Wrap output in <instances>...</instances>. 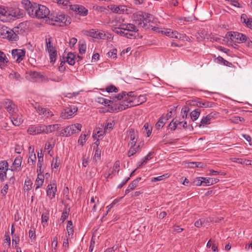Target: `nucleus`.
<instances>
[{
	"instance_id": "f257e3e1",
	"label": "nucleus",
	"mask_w": 252,
	"mask_h": 252,
	"mask_svg": "<svg viewBox=\"0 0 252 252\" xmlns=\"http://www.w3.org/2000/svg\"><path fill=\"white\" fill-rule=\"evenodd\" d=\"M21 3L28 14L32 17L38 19L46 18L48 19V17L50 15L49 9L44 5L31 3L29 0H23Z\"/></svg>"
},
{
	"instance_id": "f03ea898",
	"label": "nucleus",
	"mask_w": 252,
	"mask_h": 252,
	"mask_svg": "<svg viewBox=\"0 0 252 252\" xmlns=\"http://www.w3.org/2000/svg\"><path fill=\"white\" fill-rule=\"evenodd\" d=\"M115 98L117 100L124 99V103L116 105L113 110H118V111H122L125 110L127 108L136 106L135 101L136 100V95L133 92H129L126 93V92H123L122 93L115 95Z\"/></svg>"
},
{
	"instance_id": "7ed1b4c3",
	"label": "nucleus",
	"mask_w": 252,
	"mask_h": 252,
	"mask_svg": "<svg viewBox=\"0 0 252 252\" xmlns=\"http://www.w3.org/2000/svg\"><path fill=\"white\" fill-rule=\"evenodd\" d=\"M132 18L139 27L149 29L150 24L153 17L150 14L142 11H138L133 14Z\"/></svg>"
},
{
	"instance_id": "20e7f679",
	"label": "nucleus",
	"mask_w": 252,
	"mask_h": 252,
	"mask_svg": "<svg viewBox=\"0 0 252 252\" xmlns=\"http://www.w3.org/2000/svg\"><path fill=\"white\" fill-rule=\"evenodd\" d=\"M46 21L49 24L63 26L70 23V18L63 14H56V15L51 14L49 15L48 19H46Z\"/></svg>"
},
{
	"instance_id": "39448f33",
	"label": "nucleus",
	"mask_w": 252,
	"mask_h": 252,
	"mask_svg": "<svg viewBox=\"0 0 252 252\" xmlns=\"http://www.w3.org/2000/svg\"><path fill=\"white\" fill-rule=\"evenodd\" d=\"M227 37L233 42L238 43H245L248 46H252V40L243 33L238 32H230L228 33Z\"/></svg>"
},
{
	"instance_id": "423d86ee",
	"label": "nucleus",
	"mask_w": 252,
	"mask_h": 252,
	"mask_svg": "<svg viewBox=\"0 0 252 252\" xmlns=\"http://www.w3.org/2000/svg\"><path fill=\"white\" fill-rule=\"evenodd\" d=\"M18 27H15L13 30L6 27H2L0 28V36L3 38H7L11 41H17L19 39L18 34Z\"/></svg>"
},
{
	"instance_id": "0eeeda50",
	"label": "nucleus",
	"mask_w": 252,
	"mask_h": 252,
	"mask_svg": "<svg viewBox=\"0 0 252 252\" xmlns=\"http://www.w3.org/2000/svg\"><path fill=\"white\" fill-rule=\"evenodd\" d=\"M46 50L49 55L50 62L52 63H54L57 57V52L55 47L52 44L51 40L50 38L46 39Z\"/></svg>"
},
{
	"instance_id": "6e6552de",
	"label": "nucleus",
	"mask_w": 252,
	"mask_h": 252,
	"mask_svg": "<svg viewBox=\"0 0 252 252\" xmlns=\"http://www.w3.org/2000/svg\"><path fill=\"white\" fill-rule=\"evenodd\" d=\"M77 108L71 105L64 108L61 113V117L63 119L70 118L77 111Z\"/></svg>"
},
{
	"instance_id": "1a4fd4ad",
	"label": "nucleus",
	"mask_w": 252,
	"mask_h": 252,
	"mask_svg": "<svg viewBox=\"0 0 252 252\" xmlns=\"http://www.w3.org/2000/svg\"><path fill=\"white\" fill-rule=\"evenodd\" d=\"M82 125L80 124H75L67 126L64 131L66 136H70L72 134L78 133L81 130Z\"/></svg>"
},
{
	"instance_id": "9d476101",
	"label": "nucleus",
	"mask_w": 252,
	"mask_h": 252,
	"mask_svg": "<svg viewBox=\"0 0 252 252\" xmlns=\"http://www.w3.org/2000/svg\"><path fill=\"white\" fill-rule=\"evenodd\" d=\"M33 107L40 115H42L46 118L51 117L54 115L53 113L48 108H42L38 103L33 104Z\"/></svg>"
},
{
	"instance_id": "9b49d317",
	"label": "nucleus",
	"mask_w": 252,
	"mask_h": 252,
	"mask_svg": "<svg viewBox=\"0 0 252 252\" xmlns=\"http://www.w3.org/2000/svg\"><path fill=\"white\" fill-rule=\"evenodd\" d=\"M8 164L3 160L0 162V180L3 182L7 178L6 172L8 171Z\"/></svg>"
},
{
	"instance_id": "f8f14e48",
	"label": "nucleus",
	"mask_w": 252,
	"mask_h": 252,
	"mask_svg": "<svg viewBox=\"0 0 252 252\" xmlns=\"http://www.w3.org/2000/svg\"><path fill=\"white\" fill-rule=\"evenodd\" d=\"M124 22V19L121 17H117L114 19L109 20L108 23L110 26L112 27V29L114 28H120L122 29Z\"/></svg>"
},
{
	"instance_id": "ddd939ff",
	"label": "nucleus",
	"mask_w": 252,
	"mask_h": 252,
	"mask_svg": "<svg viewBox=\"0 0 252 252\" xmlns=\"http://www.w3.org/2000/svg\"><path fill=\"white\" fill-rule=\"evenodd\" d=\"M11 54L14 59L20 63L25 56V51L21 49H14L12 50Z\"/></svg>"
},
{
	"instance_id": "4468645a",
	"label": "nucleus",
	"mask_w": 252,
	"mask_h": 252,
	"mask_svg": "<svg viewBox=\"0 0 252 252\" xmlns=\"http://www.w3.org/2000/svg\"><path fill=\"white\" fill-rule=\"evenodd\" d=\"M4 107L9 114L15 113L18 110L17 106L10 99L5 100Z\"/></svg>"
},
{
	"instance_id": "2eb2a0df",
	"label": "nucleus",
	"mask_w": 252,
	"mask_h": 252,
	"mask_svg": "<svg viewBox=\"0 0 252 252\" xmlns=\"http://www.w3.org/2000/svg\"><path fill=\"white\" fill-rule=\"evenodd\" d=\"M118 101L117 98H115V96L112 98H111L110 100L107 99L102 97L98 98V102L99 103L104 104L105 105H108V106H111L112 110L114 111L115 110H113V108H115L116 105H119V104H115L113 105V103L115 101Z\"/></svg>"
},
{
	"instance_id": "dca6fc26",
	"label": "nucleus",
	"mask_w": 252,
	"mask_h": 252,
	"mask_svg": "<svg viewBox=\"0 0 252 252\" xmlns=\"http://www.w3.org/2000/svg\"><path fill=\"white\" fill-rule=\"evenodd\" d=\"M57 191V186L55 184H50L47 188V195L50 199L55 198Z\"/></svg>"
},
{
	"instance_id": "f3484780",
	"label": "nucleus",
	"mask_w": 252,
	"mask_h": 252,
	"mask_svg": "<svg viewBox=\"0 0 252 252\" xmlns=\"http://www.w3.org/2000/svg\"><path fill=\"white\" fill-rule=\"evenodd\" d=\"M11 172L12 173L11 176L8 179V183L6 184L2 189L1 190V193L2 194V196H4L8 191V184L10 185H14L15 179L14 177V173H13V170H11Z\"/></svg>"
},
{
	"instance_id": "a211bd4d",
	"label": "nucleus",
	"mask_w": 252,
	"mask_h": 252,
	"mask_svg": "<svg viewBox=\"0 0 252 252\" xmlns=\"http://www.w3.org/2000/svg\"><path fill=\"white\" fill-rule=\"evenodd\" d=\"M109 8L113 12L118 14H123L127 10L125 5H110Z\"/></svg>"
},
{
	"instance_id": "6ab92c4d",
	"label": "nucleus",
	"mask_w": 252,
	"mask_h": 252,
	"mask_svg": "<svg viewBox=\"0 0 252 252\" xmlns=\"http://www.w3.org/2000/svg\"><path fill=\"white\" fill-rule=\"evenodd\" d=\"M136 136L137 134L134 131V130L133 129H130L128 131L127 134V138L128 139H129V142L128 143V145H132L134 146L135 145L137 142V139H136Z\"/></svg>"
},
{
	"instance_id": "aec40b11",
	"label": "nucleus",
	"mask_w": 252,
	"mask_h": 252,
	"mask_svg": "<svg viewBox=\"0 0 252 252\" xmlns=\"http://www.w3.org/2000/svg\"><path fill=\"white\" fill-rule=\"evenodd\" d=\"M42 128V125H39L37 126H31L28 129V132L30 134L36 135L43 133L44 131Z\"/></svg>"
},
{
	"instance_id": "412c9836",
	"label": "nucleus",
	"mask_w": 252,
	"mask_h": 252,
	"mask_svg": "<svg viewBox=\"0 0 252 252\" xmlns=\"http://www.w3.org/2000/svg\"><path fill=\"white\" fill-rule=\"evenodd\" d=\"M162 33L165 34L167 36L171 38H175L181 39L182 38V35L176 31H173L171 29H166L164 31H161Z\"/></svg>"
},
{
	"instance_id": "4be33fe9",
	"label": "nucleus",
	"mask_w": 252,
	"mask_h": 252,
	"mask_svg": "<svg viewBox=\"0 0 252 252\" xmlns=\"http://www.w3.org/2000/svg\"><path fill=\"white\" fill-rule=\"evenodd\" d=\"M11 15L8 11V8L4 6L0 5V20L6 21L8 16Z\"/></svg>"
},
{
	"instance_id": "5701e85b",
	"label": "nucleus",
	"mask_w": 252,
	"mask_h": 252,
	"mask_svg": "<svg viewBox=\"0 0 252 252\" xmlns=\"http://www.w3.org/2000/svg\"><path fill=\"white\" fill-rule=\"evenodd\" d=\"M60 125L59 124H54L53 125L44 126L42 125V128L44 129L43 133H49L55 131L59 129Z\"/></svg>"
},
{
	"instance_id": "b1692460",
	"label": "nucleus",
	"mask_w": 252,
	"mask_h": 252,
	"mask_svg": "<svg viewBox=\"0 0 252 252\" xmlns=\"http://www.w3.org/2000/svg\"><path fill=\"white\" fill-rule=\"evenodd\" d=\"M122 29L125 31V32H128L129 33L136 32L138 31L136 27L132 24H123Z\"/></svg>"
},
{
	"instance_id": "393cba45",
	"label": "nucleus",
	"mask_w": 252,
	"mask_h": 252,
	"mask_svg": "<svg viewBox=\"0 0 252 252\" xmlns=\"http://www.w3.org/2000/svg\"><path fill=\"white\" fill-rule=\"evenodd\" d=\"M113 31L115 33L119 34L122 36H124L127 38H131L133 36V34L129 33L128 32H125L124 30L120 28L113 29Z\"/></svg>"
},
{
	"instance_id": "a878e982",
	"label": "nucleus",
	"mask_w": 252,
	"mask_h": 252,
	"mask_svg": "<svg viewBox=\"0 0 252 252\" xmlns=\"http://www.w3.org/2000/svg\"><path fill=\"white\" fill-rule=\"evenodd\" d=\"M241 22L245 23L246 26L252 30V18L248 17L246 14H242L241 17Z\"/></svg>"
},
{
	"instance_id": "bb28decb",
	"label": "nucleus",
	"mask_w": 252,
	"mask_h": 252,
	"mask_svg": "<svg viewBox=\"0 0 252 252\" xmlns=\"http://www.w3.org/2000/svg\"><path fill=\"white\" fill-rule=\"evenodd\" d=\"M202 181L204 182V186H210L218 183L219 180L217 178H205L201 177Z\"/></svg>"
},
{
	"instance_id": "cd10ccee",
	"label": "nucleus",
	"mask_w": 252,
	"mask_h": 252,
	"mask_svg": "<svg viewBox=\"0 0 252 252\" xmlns=\"http://www.w3.org/2000/svg\"><path fill=\"white\" fill-rule=\"evenodd\" d=\"M130 146V149L128 152V156L131 157L134 155L135 153L139 152L141 150L140 145L139 144L134 145V146L129 145Z\"/></svg>"
},
{
	"instance_id": "c85d7f7f",
	"label": "nucleus",
	"mask_w": 252,
	"mask_h": 252,
	"mask_svg": "<svg viewBox=\"0 0 252 252\" xmlns=\"http://www.w3.org/2000/svg\"><path fill=\"white\" fill-rule=\"evenodd\" d=\"M11 121L14 125L19 126L23 122V119L21 115L15 114L13 115Z\"/></svg>"
},
{
	"instance_id": "c756f323",
	"label": "nucleus",
	"mask_w": 252,
	"mask_h": 252,
	"mask_svg": "<svg viewBox=\"0 0 252 252\" xmlns=\"http://www.w3.org/2000/svg\"><path fill=\"white\" fill-rule=\"evenodd\" d=\"M44 180V175L42 174V171L39 172L37 175V177L35 181V185L36 186L35 189L39 188L42 186Z\"/></svg>"
},
{
	"instance_id": "7c9ffc66",
	"label": "nucleus",
	"mask_w": 252,
	"mask_h": 252,
	"mask_svg": "<svg viewBox=\"0 0 252 252\" xmlns=\"http://www.w3.org/2000/svg\"><path fill=\"white\" fill-rule=\"evenodd\" d=\"M29 75V79L32 82H38L41 77V74L37 72H31Z\"/></svg>"
},
{
	"instance_id": "2f4dec72",
	"label": "nucleus",
	"mask_w": 252,
	"mask_h": 252,
	"mask_svg": "<svg viewBox=\"0 0 252 252\" xmlns=\"http://www.w3.org/2000/svg\"><path fill=\"white\" fill-rule=\"evenodd\" d=\"M8 62V61L5 54L0 51V68L1 69L3 68Z\"/></svg>"
},
{
	"instance_id": "473e14b6",
	"label": "nucleus",
	"mask_w": 252,
	"mask_h": 252,
	"mask_svg": "<svg viewBox=\"0 0 252 252\" xmlns=\"http://www.w3.org/2000/svg\"><path fill=\"white\" fill-rule=\"evenodd\" d=\"M74 10L78 12V14L83 16H86L88 14V10L82 5L75 6Z\"/></svg>"
},
{
	"instance_id": "72a5a7b5",
	"label": "nucleus",
	"mask_w": 252,
	"mask_h": 252,
	"mask_svg": "<svg viewBox=\"0 0 252 252\" xmlns=\"http://www.w3.org/2000/svg\"><path fill=\"white\" fill-rule=\"evenodd\" d=\"M55 145V141L54 140H50L47 142L45 144V150H48V154H49L51 156H52V154L51 153V150L53 148Z\"/></svg>"
},
{
	"instance_id": "f704fd0d",
	"label": "nucleus",
	"mask_w": 252,
	"mask_h": 252,
	"mask_svg": "<svg viewBox=\"0 0 252 252\" xmlns=\"http://www.w3.org/2000/svg\"><path fill=\"white\" fill-rule=\"evenodd\" d=\"M75 55L72 53H69L66 57V62L70 65H73L75 63Z\"/></svg>"
},
{
	"instance_id": "c9c22d12",
	"label": "nucleus",
	"mask_w": 252,
	"mask_h": 252,
	"mask_svg": "<svg viewBox=\"0 0 252 252\" xmlns=\"http://www.w3.org/2000/svg\"><path fill=\"white\" fill-rule=\"evenodd\" d=\"M152 155V153H149L146 157H145L141 161H139L137 163L138 168L141 167L142 165L145 164L147 161L151 158Z\"/></svg>"
},
{
	"instance_id": "e433bc0d",
	"label": "nucleus",
	"mask_w": 252,
	"mask_h": 252,
	"mask_svg": "<svg viewBox=\"0 0 252 252\" xmlns=\"http://www.w3.org/2000/svg\"><path fill=\"white\" fill-rule=\"evenodd\" d=\"M146 100L147 98L145 95H140L139 96L136 95L135 103H136V106H137L146 102Z\"/></svg>"
},
{
	"instance_id": "4c0bfd02",
	"label": "nucleus",
	"mask_w": 252,
	"mask_h": 252,
	"mask_svg": "<svg viewBox=\"0 0 252 252\" xmlns=\"http://www.w3.org/2000/svg\"><path fill=\"white\" fill-rule=\"evenodd\" d=\"M22 158L21 156H18L15 158L14 162L13 163L14 166V170H17L18 168H20L21 167L22 164Z\"/></svg>"
},
{
	"instance_id": "58836bf2",
	"label": "nucleus",
	"mask_w": 252,
	"mask_h": 252,
	"mask_svg": "<svg viewBox=\"0 0 252 252\" xmlns=\"http://www.w3.org/2000/svg\"><path fill=\"white\" fill-rule=\"evenodd\" d=\"M66 230L67 231L68 237H69L70 236H72L73 235L74 232V229L72 222L71 220H69L67 222Z\"/></svg>"
},
{
	"instance_id": "ea45409f",
	"label": "nucleus",
	"mask_w": 252,
	"mask_h": 252,
	"mask_svg": "<svg viewBox=\"0 0 252 252\" xmlns=\"http://www.w3.org/2000/svg\"><path fill=\"white\" fill-rule=\"evenodd\" d=\"M120 166V163L119 161H116L114 166H113L112 169L111 170V173H109L108 174H106L105 176L106 178H109L111 176V174H113L114 172L119 171V167Z\"/></svg>"
},
{
	"instance_id": "a19ab883",
	"label": "nucleus",
	"mask_w": 252,
	"mask_h": 252,
	"mask_svg": "<svg viewBox=\"0 0 252 252\" xmlns=\"http://www.w3.org/2000/svg\"><path fill=\"white\" fill-rule=\"evenodd\" d=\"M213 118V116L212 113L209 114L206 116L203 117L201 121V124L207 125L210 123V121Z\"/></svg>"
},
{
	"instance_id": "79ce46f5",
	"label": "nucleus",
	"mask_w": 252,
	"mask_h": 252,
	"mask_svg": "<svg viewBox=\"0 0 252 252\" xmlns=\"http://www.w3.org/2000/svg\"><path fill=\"white\" fill-rule=\"evenodd\" d=\"M198 107L208 108L212 106V104L207 101H198L196 103Z\"/></svg>"
},
{
	"instance_id": "37998d69",
	"label": "nucleus",
	"mask_w": 252,
	"mask_h": 252,
	"mask_svg": "<svg viewBox=\"0 0 252 252\" xmlns=\"http://www.w3.org/2000/svg\"><path fill=\"white\" fill-rule=\"evenodd\" d=\"M200 114V111L198 109H195L190 113V117L193 121L197 119Z\"/></svg>"
},
{
	"instance_id": "c03bdc74",
	"label": "nucleus",
	"mask_w": 252,
	"mask_h": 252,
	"mask_svg": "<svg viewBox=\"0 0 252 252\" xmlns=\"http://www.w3.org/2000/svg\"><path fill=\"white\" fill-rule=\"evenodd\" d=\"M166 121L164 120V118L162 116L160 118L158 122L156 125V127L158 129L162 128L165 125Z\"/></svg>"
},
{
	"instance_id": "a18cd8bd",
	"label": "nucleus",
	"mask_w": 252,
	"mask_h": 252,
	"mask_svg": "<svg viewBox=\"0 0 252 252\" xmlns=\"http://www.w3.org/2000/svg\"><path fill=\"white\" fill-rule=\"evenodd\" d=\"M229 121L234 124H239L240 122H242L244 121V119L242 117L239 116H233L229 119Z\"/></svg>"
},
{
	"instance_id": "49530a36",
	"label": "nucleus",
	"mask_w": 252,
	"mask_h": 252,
	"mask_svg": "<svg viewBox=\"0 0 252 252\" xmlns=\"http://www.w3.org/2000/svg\"><path fill=\"white\" fill-rule=\"evenodd\" d=\"M97 30L92 29L90 31H86L85 32V34L88 36L96 38Z\"/></svg>"
},
{
	"instance_id": "de8ad7c7",
	"label": "nucleus",
	"mask_w": 252,
	"mask_h": 252,
	"mask_svg": "<svg viewBox=\"0 0 252 252\" xmlns=\"http://www.w3.org/2000/svg\"><path fill=\"white\" fill-rule=\"evenodd\" d=\"M36 160V156L35 154L33 153H32L30 154V155L28 159V163L30 165H34Z\"/></svg>"
},
{
	"instance_id": "09e8293b",
	"label": "nucleus",
	"mask_w": 252,
	"mask_h": 252,
	"mask_svg": "<svg viewBox=\"0 0 252 252\" xmlns=\"http://www.w3.org/2000/svg\"><path fill=\"white\" fill-rule=\"evenodd\" d=\"M9 78L11 80H20L21 76L18 73L12 71L9 74Z\"/></svg>"
},
{
	"instance_id": "8fccbe9b",
	"label": "nucleus",
	"mask_w": 252,
	"mask_h": 252,
	"mask_svg": "<svg viewBox=\"0 0 252 252\" xmlns=\"http://www.w3.org/2000/svg\"><path fill=\"white\" fill-rule=\"evenodd\" d=\"M32 188V182L30 179H28L25 181L24 189V190L29 191Z\"/></svg>"
},
{
	"instance_id": "3c124183",
	"label": "nucleus",
	"mask_w": 252,
	"mask_h": 252,
	"mask_svg": "<svg viewBox=\"0 0 252 252\" xmlns=\"http://www.w3.org/2000/svg\"><path fill=\"white\" fill-rule=\"evenodd\" d=\"M104 132L100 130V128H96L94 132L93 137L95 138L96 137L100 138L103 135Z\"/></svg>"
},
{
	"instance_id": "603ef678",
	"label": "nucleus",
	"mask_w": 252,
	"mask_h": 252,
	"mask_svg": "<svg viewBox=\"0 0 252 252\" xmlns=\"http://www.w3.org/2000/svg\"><path fill=\"white\" fill-rule=\"evenodd\" d=\"M96 33V38L102 39H106V34L104 32L97 30V32Z\"/></svg>"
},
{
	"instance_id": "864d4df0",
	"label": "nucleus",
	"mask_w": 252,
	"mask_h": 252,
	"mask_svg": "<svg viewBox=\"0 0 252 252\" xmlns=\"http://www.w3.org/2000/svg\"><path fill=\"white\" fill-rule=\"evenodd\" d=\"M106 90L108 93H112V92L117 93L118 92V88L113 85H111V86H108L106 88Z\"/></svg>"
},
{
	"instance_id": "5fc2aeb1",
	"label": "nucleus",
	"mask_w": 252,
	"mask_h": 252,
	"mask_svg": "<svg viewBox=\"0 0 252 252\" xmlns=\"http://www.w3.org/2000/svg\"><path fill=\"white\" fill-rule=\"evenodd\" d=\"M43 162V158H39L38 159V163H37V172H40L41 171V168L42 166V164Z\"/></svg>"
},
{
	"instance_id": "6e6d98bb",
	"label": "nucleus",
	"mask_w": 252,
	"mask_h": 252,
	"mask_svg": "<svg viewBox=\"0 0 252 252\" xmlns=\"http://www.w3.org/2000/svg\"><path fill=\"white\" fill-rule=\"evenodd\" d=\"M54 2H57L63 6H67L69 4V0H52Z\"/></svg>"
},
{
	"instance_id": "4d7b16f0",
	"label": "nucleus",
	"mask_w": 252,
	"mask_h": 252,
	"mask_svg": "<svg viewBox=\"0 0 252 252\" xmlns=\"http://www.w3.org/2000/svg\"><path fill=\"white\" fill-rule=\"evenodd\" d=\"M86 50V45L85 44L82 43L79 44V51L80 54H85Z\"/></svg>"
},
{
	"instance_id": "13d9d810",
	"label": "nucleus",
	"mask_w": 252,
	"mask_h": 252,
	"mask_svg": "<svg viewBox=\"0 0 252 252\" xmlns=\"http://www.w3.org/2000/svg\"><path fill=\"white\" fill-rule=\"evenodd\" d=\"M101 151L99 149H96L95 151V154L94 156V160L97 161L100 158Z\"/></svg>"
},
{
	"instance_id": "bf43d9fd",
	"label": "nucleus",
	"mask_w": 252,
	"mask_h": 252,
	"mask_svg": "<svg viewBox=\"0 0 252 252\" xmlns=\"http://www.w3.org/2000/svg\"><path fill=\"white\" fill-rule=\"evenodd\" d=\"M86 135L85 134H81L78 140V143L81 145H83V144L86 142Z\"/></svg>"
},
{
	"instance_id": "052dcab7",
	"label": "nucleus",
	"mask_w": 252,
	"mask_h": 252,
	"mask_svg": "<svg viewBox=\"0 0 252 252\" xmlns=\"http://www.w3.org/2000/svg\"><path fill=\"white\" fill-rule=\"evenodd\" d=\"M60 165V162L58 160V158L56 157L55 159H53L52 163L51 166L52 168L56 169Z\"/></svg>"
},
{
	"instance_id": "680f3d73",
	"label": "nucleus",
	"mask_w": 252,
	"mask_h": 252,
	"mask_svg": "<svg viewBox=\"0 0 252 252\" xmlns=\"http://www.w3.org/2000/svg\"><path fill=\"white\" fill-rule=\"evenodd\" d=\"M108 57H110L113 59H115L117 57V50L113 49L112 51L109 52L107 53Z\"/></svg>"
},
{
	"instance_id": "e2e57ef3",
	"label": "nucleus",
	"mask_w": 252,
	"mask_h": 252,
	"mask_svg": "<svg viewBox=\"0 0 252 252\" xmlns=\"http://www.w3.org/2000/svg\"><path fill=\"white\" fill-rule=\"evenodd\" d=\"M68 211L66 209L63 211V212L62 213V216L61 218V220H62V221H64L66 219V218L68 217Z\"/></svg>"
},
{
	"instance_id": "0e129e2a",
	"label": "nucleus",
	"mask_w": 252,
	"mask_h": 252,
	"mask_svg": "<svg viewBox=\"0 0 252 252\" xmlns=\"http://www.w3.org/2000/svg\"><path fill=\"white\" fill-rule=\"evenodd\" d=\"M98 202V198H97L96 197H92L91 199V201H90V204H91L92 203H95L94 205L93 206V210L95 211V208H96V204Z\"/></svg>"
},
{
	"instance_id": "69168bd1",
	"label": "nucleus",
	"mask_w": 252,
	"mask_h": 252,
	"mask_svg": "<svg viewBox=\"0 0 252 252\" xmlns=\"http://www.w3.org/2000/svg\"><path fill=\"white\" fill-rule=\"evenodd\" d=\"M58 246V238L57 236H55L53 238V240L52 242V247L54 249L56 250Z\"/></svg>"
},
{
	"instance_id": "338daca9",
	"label": "nucleus",
	"mask_w": 252,
	"mask_h": 252,
	"mask_svg": "<svg viewBox=\"0 0 252 252\" xmlns=\"http://www.w3.org/2000/svg\"><path fill=\"white\" fill-rule=\"evenodd\" d=\"M50 80V79L46 77V76L41 74V77L39 79L38 82H42V83H47Z\"/></svg>"
},
{
	"instance_id": "774afa93",
	"label": "nucleus",
	"mask_w": 252,
	"mask_h": 252,
	"mask_svg": "<svg viewBox=\"0 0 252 252\" xmlns=\"http://www.w3.org/2000/svg\"><path fill=\"white\" fill-rule=\"evenodd\" d=\"M20 241V239L18 236H16L15 235L12 237V242L13 244L15 243V247H17V244L19 243Z\"/></svg>"
}]
</instances>
